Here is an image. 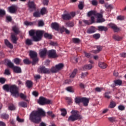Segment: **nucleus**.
<instances>
[{
  "instance_id": "62",
  "label": "nucleus",
  "mask_w": 126,
  "mask_h": 126,
  "mask_svg": "<svg viewBox=\"0 0 126 126\" xmlns=\"http://www.w3.org/2000/svg\"><path fill=\"white\" fill-rule=\"evenodd\" d=\"M103 90V88L96 87L95 88V92H102Z\"/></svg>"
},
{
  "instance_id": "1",
  "label": "nucleus",
  "mask_w": 126,
  "mask_h": 126,
  "mask_svg": "<svg viewBox=\"0 0 126 126\" xmlns=\"http://www.w3.org/2000/svg\"><path fill=\"white\" fill-rule=\"evenodd\" d=\"M41 117H46V112L42 109L33 111L30 115V120L34 124H39L42 122Z\"/></svg>"
},
{
  "instance_id": "35",
  "label": "nucleus",
  "mask_w": 126,
  "mask_h": 126,
  "mask_svg": "<svg viewBox=\"0 0 126 126\" xmlns=\"http://www.w3.org/2000/svg\"><path fill=\"white\" fill-rule=\"evenodd\" d=\"M44 37L46 39H49V40H51L53 38V35H52V34H49L48 33L46 32L44 34Z\"/></svg>"
},
{
  "instance_id": "59",
  "label": "nucleus",
  "mask_w": 126,
  "mask_h": 126,
  "mask_svg": "<svg viewBox=\"0 0 126 126\" xmlns=\"http://www.w3.org/2000/svg\"><path fill=\"white\" fill-rule=\"evenodd\" d=\"M65 100H67L68 104H70L72 103V99L70 97H65Z\"/></svg>"
},
{
  "instance_id": "57",
  "label": "nucleus",
  "mask_w": 126,
  "mask_h": 126,
  "mask_svg": "<svg viewBox=\"0 0 126 126\" xmlns=\"http://www.w3.org/2000/svg\"><path fill=\"white\" fill-rule=\"evenodd\" d=\"M5 81H6V79L3 77L0 78V83L1 84H4L5 83Z\"/></svg>"
},
{
  "instance_id": "58",
  "label": "nucleus",
  "mask_w": 126,
  "mask_h": 126,
  "mask_svg": "<svg viewBox=\"0 0 126 126\" xmlns=\"http://www.w3.org/2000/svg\"><path fill=\"white\" fill-rule=\"evenodd\" d=\"M20 96V98H21L22 99H23L24 100H25V99H26V98H27V96L26 95H25L23 93H20L19 94V96Z\"/></svg>"
},
{
  "instance_id": "51",
  "label": "nucleus",
  "mask_w": 126,
  "mask_h": 126,
  "mask_svg": "<svg viewBox=\"0 0 126 126\" xmlns=\"http://www.w3.org/2000/svg\"><path fill=\"white\" fill-rule=\"evenodd\" d=\"M61 115L62 116H63V117H65L66 114H67V112H66V110H65V109L63 108L61 109Z\"/></svg>"
},
{
  "instance_id": "36",
  "label": "nucleus",
  "mask_w": 126,
  "mask_h": 126,
  "mask_svg": "<svg viewBox=\"0 0 126 126\" xmlns=\"http://www.w3.org/2000/svg\"><path fill=\"white\" fill-rule=\"evenodd\" d=\"M72 41L74 44H79L81 42V40L78 38H73Z\"/></svg>"
},
{
  "instance_id": "27",
  "label": "nucleus",
  "mask_w": 126,
  "mask_h": 126,
  "mask_svg": "<svg viewBox=\"0 0 126 126\" xmlns=\"http://www.w3.org/2000/svg\"><path fill=\"white\" fill-rule=\"evenodd\" d=\"M74 100L76 104H80V103L82 102V97H80L79 96L75 97Z\"/></svg>"
},
{
  "instance_id": "32",
  "label": "nucleus",
  "mask_w": 126,
  "mask_h": 126,
  "mask_svg": "<svg viewBox=\"0 0 126 126\" xmlns=\"http://www.w3.org/2000/svg\"><path fill=\"white\" fill-rule=\"evenodd\" d=\"M96 12L94 10H91L88 12L87 15L88 17H90V16H92V15H94V16H95Z\"/></svg>"
},
{
  "instance_id": "40",
  "label": "nucleus",
  "mask_w": 126,
  "mask_h": 126,
  "mask_svg": "<svg viewBox=\"0 0 126 126\" xmlns=\"http://www.w3.org/2000/svg\"><path fill=\"white\" fill-rule=\"evenodd\" d=\"M15 106L13 105V104H10L8 107V109L9 111H15Z\"/></svg>"
},
{
  "instance_id": "48",
  "label": "nucleus",
  "mask_w": 126,
  "mask_h": 126,
  "mask_svg": "<svg viewBox=\"0 0 126 126\" xmlns=\"http://www.w3.org/2000/svg\"><path fill=\"white\" fill-rule=\"evenodd\" d=\"M23 62H24V63H25V64H30L32 63V62L30 61L29 60V59H24L23 60Z\"/></svg>"
},
{
  "instance_id": "52",
  "label": "nucleus",
  "mask_w": 126,
  "mask_h": 126,
  "mask_svg": "<svg viewBox=\"0 0 126 126\" xmlns=\"http://www.w3.org/2000/svg\"><path fill=\"white\" fill-rule=\"evenodd\" d=\"M105 7H106V9H110V11L112 10L113 8H114V7H113V5L112 4H110V5L105 4Z\"/></svg>"
},
{
  "instance_id": "34",
  "label": "nucleus",
  "mask_w": 126,
  "mask_h": 126,
  "mask_svg": "<svg viewBox=\"0 0 126 126\" xmlns=\"http://www.w3.org/2000/svg\"><path fill=\"white\" fill-rule=\"evenodd\" d=\"M3 89L7 92H9L10 90V86H9L8 84H5L3 86Z\"/></svg>"
},
{
  "instance_id": "61",
  "label": "nucleus",
  "mask_w": 126,
  "mask_h": 126,
  "mask_svg": "<svg viewBox=\"0 0 126 126\" xmlns=\"http://www.w3.org/2000/svg\"><path fill=\"white\" fill-rule=\"evenodd\" d=\"M95 16L97 17V18H103V15L99 13H95Z\"/></svg>"
},
{
  "instance_id": "8",
  "label": "nucleus",
  "mask_w": 126,
  "mask_h": 126,
  "mask_svg": "<svg viewBox=\"0 0 126 126\" xmlns=\"http://www.w3.org/2000/svg\"><path fill=\"white\" fill-rule=\"evenodd\" d=\"M75 16V12H71L62 15V18L63 20H70L72 17Z\"/></svg>"
},
{
  "instance_id": "15",
  "label": "nucleus",
  "mask_w": 126,
  "mask_h": 126,
  "mask_svg": "<svg viewBox=\"0 0 126 126\" xmlns=\"http://www.w3.org/2000/svg\"><path fill=\"white\" fill-rule=\"evenodd\" d=\"M82 103L85 107H87L88 104H89V99L86 97H82Z\"/></svg>"
},
{
  "instance_id": "56",
  "label": "nucleus",
  "mask_w": 126,
  "mask_h": 126,
  "mask_svg": "<svg viewBox=\"0 0 126 126\" xmlns=\"http://www.w3.org/2000/svg\"><path fill=\"white\" fill-rule=\"evenodd\" d=\"M97 23H102L105 22V19L103 18H97L96 21Z\"/></svg>"
},
{
  "instance_id": "19",
  "label": "nucleus",
  "mask_w": 126,
  "mask_h": 126,
  "mask_svg": "<svg viewBox=\"0 0 126 126\" xmlns=\"http://www.w3.org/2000/svg\"><path fill=\"white\" fill-rule=\"evenodd\" d=\"M28 5H29V8H31L32 9H35V8H36V6L35 5V3H34L33 1H29L28 2Z\"/></svg>"
},
{
  "instance_id": "17",
  "label": "nucleus",
  "mask_w": 126,
  "mask_h": 126,
  "mask_svg": "<svg viewBox=\"0 0 126 126\" xmlns=\"http://www.w3.org/2000/svg\"><path fill=\"white\" fill-rule=\"evenodd\" d=\"M4 44L9 49H13V45L7 39L4 40Z\"/></svg>"
},
{
  "instance_id": "47",
  "label": "nucleus",
  "mask_w": 126,
  "mask_h": 126,
  "mask_svg": "<svg viewBox=\"0 0 126 126\" xmlns=\"http://www.w3.org/2000/svg\"><path fill=\"white\" fill-rule=\"evenodd\" d=\"M93 38H94V39H96V40H98V39H100V37H101V35L100 34V33H95L93 35Z\"/></svg>"
},
{
  "instance_id": "11",
  "label": "nucleus",
  "mask_w": 126,
  "mask_h": 126,
  "mask_svg": "<svg viewBox=\"0 0 126 126\" xmlns=\"http://www.w3.org/2000/svg\"><path fill=\"white\" fill-rule=\"evenodd\" d=\"M108 25L111 29H113L114 32H119V31H121L120 28H118L115 24L110 23Z\"/></svg>"
},
{
  "instance_id": "13",
  "label": "nucleus",
  "mask_w": 126,
  "mask_h": 126,
  "mask_svg": "<svg viewBox=\"0 0 126 126\" xmlns=\"http://www.w3.org/2000/svg\"><path fill=\"white\" fill-rule=\"evenodd\" d=\"M97 30H98V29H97L96 27L94 26H91L87 30V33L88 34H93V33H95Z\"/></svg>"
},
{
  "instance_id": "20",
  "label": "nucleus",
  "mask_w": 126,
  "mask_h": 126,
  "mask_svg": "<svg viewBox=\"0 0 126 126\" xmlns=\"http://www.w3.org/2000/svg\"><path fill=\"white\" fill-rule=\"evenodd\" d=\"M26 86L28 87V88H31V87H33V82L31 80H27L26 82Z\"/></svg>"
},
{
  "instance_id": "29",
  "label": "nucleus",
  "mask_w": 126,
  "mask_h": 126,
  "mask_svg": "<svg viewBox=\"0 0 126 126\" xmlns=\"http://www.w3.org/2000/svg\"><path fill=\"white\" fill-rule=\"evenodd\" d=\"M98 66H99V67H101V68L103 69L106 68L107 66V64H106V63L104 62H99L98 63Z\"/></svg>"
},
{
  "instance_id": "39",
  "label": "nucleus",
  "mask_w": 126,
  "mask_h": 126,
  "mask_svg": "<svg viewBox=\"0 0 126 126\" xmlns=\"http://www.w3.org/2000/svg\"><path fill=\"white\" fill-rule=\"evenodd\" d=\"M19 105L23 108H27V103L24 101L19 102Z\"/></svg>"
},
{
  "instance_id": "60",
  "label": "nucleus",
  "mask_w": 126,
  "mask_h": 126,
  "mask_svg": "<svg viewBox=\"0 0 126 126\" xmlns=\"http://www.w3.org/2000/svg\"><path fill=\"white\" fill-rule=\"evenodd\" d=\"M66 90H67L68 92H71L72 93H73L74 92L73 91V90L72 89V87H68L66 88Z\"/></svg>"
},
{
  "instance_id": "53",
  "label": "nucleus",
  "mask_w": 126,
  "mask_h": 126,
  "mask_svg": "<svg viewBox=\"0 0 126 126\" xmlns=\"http://www.w3.org/2000/svg\"><path fill=\"white\" fill-rule=\"evenodd\" d=\"M118 110L119 111H125L126 110V107H125V105H120L118 106Z\"/></svg>"
},
{
  "instance_id": "63",
  "label": "nucleus",
  "mask_w": 126,
  "mask_h": 126,
  "mask_svg": "<svg viewBox=\"0 0 126 126\" xmlns=\"http://www.w3.org/2000/svg\"><path fill=\"white\" fill-rule=\"evenodd\" d=\"M92 4L94 6H96V5H98V1H96V0H92Z\"/></svg>"
},
{
  "instance_id": "5",
  "label": "nucleus",
  "mask_w": 126,
  "mask_h": 126,
  "mask_svg": "<svg viewBox=\"0 0 126 126\" xmlns=\"http://www.w3.org/2000/svg\"><path fill=\"white\" fill-rule=\"evenodd\" d=\"M19 88L16 85L10 86V92L13 97L18 98L19 97Z\"/></svg>"
},
{
  "instance_id": "31",
  "label": "nucleus",
  "mask_w": 126,
  "mask_h": 126,
  "mask_svg": "<svg viewBox=\"0 0 126 126\" xmlns=\"http://www.w3.org/2000/svg\"><path fill=\"white\" fill-rule=\"evenodd\" d=\"M66 27L72 28L74 26V23L73 22L69 21L65 23Z\"/></svg>"
},
{
  "instance_id": "43",
  "label": "nucleus",
  "mask_w": 126,
  "mask_h": 126,
  "mask_svg": "<svg viewBox=\"0 0 126 126\" xmlns=\"http://www.w3.org/2000/svg\"><path fill=\"white\" fill-rule=\"evenodd\" d=\"M26 44L28 45V46H31V45H33V43L32 42V40H31V39L28 38L26 40Z\"/></svg>"
},
{
  "instance_id": "14",
  "label": "nucleus",
  "mask_w": 126,
  "mask_h": 126,
  "mask_svg": "<svg viewBox=\"0 0 126 126\" xmlns=\"http://www.w3.org/2000/svg\"><path fill=\"white\" fill-rule=\"evenodd\" d=\"M51 28L55 29L56 31H59L60 30V26L57 23H52L51 24Z\"/></svg>"
},
{
  "instance_id": "12",
  "label": "nucleus",
  "mask_w": 126,
  "mask_h": 126,
  "mask_svg": "<svg viewBox=\"0 0 126 126\" xmlns=\"http://www.w3.org/2000/svg\"><path fill=\"white\" fill-rule=\"evenodd\" d=\"M47 52L48 50L46 48L40 49L39 54L40 58H44V57H46V56H47Z\"/></svg>"
},
{
  "instance_id": "50",
  "label": "nucleus",
  "mask_w": 126,
  "mask_h": 126,
  "mask_svg": "<svg viewBox=\"0 0 126 126\" xmlns=\"http://www.w3.org/2000/svg\"><path fill=\"white\" fill-rule=\"evenodd\" d=\"M113 38L114 40H116V41H121V40H122V37L119 35H113Z\"/></svg>"
},
{
  "instance_id": "49",
  "label": "nucleus",
  "mask_w": 126,
  "mask_h": 126,
  "mask_svg": "<svg viewBox=\"0 0 126 126\" xmlns=\"http://www.w3.org/2000/svg\"><path fill=\"white\" fill-rule=\"evenodd\" d=\"M58 70L57 69V67H53L50 69V73L52 72L53 73H56V72H58Z\"/></svg>"
},
{
  "instance_id": "45",
  "label": "nucleus",
  "mask_w": 126,
  "mask_h": 126,
  "mask_svg": "<svg viewBox=\"0 0 126 126\" xmlns=\"http://www.w3.org/2000/svg\"><path fill=\"white\" fill-rule=\"evenodd\" d=\"M14 63L16 64H20V63H21V60L19 58H15L14 60Z\"/></svg>"
},
{
  "instance_id": "26",
  "label": "nucleus",
  "mask_w": 126,
  "mask_h": 126,
  "mask_svg": "<svg viewBox=\"0 0 126 126\" xmlns=\"http://www.w3.org/2000/svg\"><path fill=\"white\" fill-rule=\"evenodd\" d=\"M96 50L93 51V52L94 54H98L99 52H101V51H102V49H103V47H102V46H96Z\"/></svg>"
},
{
  "instance_id": "4",
  "label": "nucleus",
  "mask_w": 126,
  "mask_h": 126,
  "mask_svg": "<svg viewBox=\"0 0 126 126\" xmlns=\"http://www.w3.org/2000/svg\"><path fill=\"white\" fill-rule=\"evenodd\" d=\"M29 56L31 60H32V65H35L39 63V58H38V54L36 51L31 50L29 52Z\"/></svg>"
},
{
  "instance_id": "2",
  "label": "nucleus",
  "mask_w": 126,
  "mask_h": 126,
  "mask_svg": "<svg viewBox=\"0 0 126 126\" xmlns=\"http://www.w3.org/2000/svg\"><path fill=\"white\" fill-rule=\"evenodd\" d=\"M44 32L43 31H37L35 32V30H31L29 31V35L32 37L33 42H39L42 40Z\"/></svg>"
},
{
  "instance_id": "21",
  "label": "nucleus",
  "mask_w": 126,
  "mask_h": 126,
  "mask_svg": "<svg viewBox=\"0 0 126 126\" xmlns=\"http://www.w3.org/2000/svg\"><path fill=\"white\" fill-rule=\"evenodd\" d=\"M11 41L12 42L13 44H17L18 38L16 37L15 35L11 34Z\"/></svg>"
},
{
  "instance_id": "33",
  "label": "nucleus",
  "mask_w": 126,
  "mask_h": 126,
  "mask_svg": "<svg viewBox=\"0 0 126 126\" xmlns=\"http://www.w3.org/2000/svg\"><path fill=\"white\" fill-rule=\"evenodd\" d=\"M36 23L35 22H28L27 21H25L24 22L25 25H26L27 26H33Z\"/></svg>"
},
{
  "instance_id": "37",
  "label": "nucleus",
  "mask_w": 126,
  "mask_h": 126,
  "mask_svg": "<svg viewBox=\"0 0 126 126\" xmlns=\"http://www.w3.org/2000/svg\"><path fill=\"white\" fill-rule=\"evenodd\" d=\"M114 82L116 85V86H117V85H119V86H121V85L123 84V81L120 79L115 80L114 81Z\"/></svg>"
},
{
  "instance_id": "6",
  "label": "nucleus",
  "mask_w": 126,
  "mask_h": 126,
  "mask_svg": "<svg viewBox=\"0 0 126 126\" xmlns=\"http://www.w3.org/2000/svg\"><path fill=\"white\" fill-rule=\"evenodd\" d=\"M38 104L39 105H50L53 104V101L50 100L46 97L43 96H40L39 98V100L37 101Z\"/></svg>"
},
{
  "instance_id": "10",
  "label": "nucleus",
  "mask_w": 126,
  "mask_h": 126,
  "mask_svg": "<svg viewBox=\"0 0 126 126\" xmlns=\"http://www.w3.org/2000/svg\"><path fill=\"white\" fill-rule=\"evenodd\" d=\"M8 10L10 13H16L17 11V6H16L15 5H12L8 7Z\"/></svg>"
},
{
  "instance_id": "24",
  "label": "nucleus",
  "mask_w": 126,
  "mask_h": 126,
  "mask_svg": "<svg viewBox=\"0 0 126 126\" xmlns=\"http://www.w3.org/2000/svg\"><path fill=\"white\" fill-rule=\"evenodd\" d=\"M12 31L14 33H16V35L20 33V31H19V28L16 26H14L12 27Z\"/></svg>"
},
{
  "instance_id": "28",
  "label": "nucleus",
  "mask_w": 126,
  "mask_h": 126,
  "mask_svg": "<svg viewBox=\"0 0 126 126\" xmlns=\"http://www.w3.org/2000/svg\"><path fill=\"white\" fill-rule=\"evenodd\" d=\"M1 119L3 120H8L9 119V115L6 113H3L0 115Z\"/></svg>"
},
{
  "instance_id": "46",
  "label": "nucleus",
  "mask_w": 126,
  "mask_h": 126,
  "mask_svg": "<svg viewBox=\"0 0 126 126\" xmlns=\"http://www.w3.org/2000/svg\"><path fill=\"white\" fill-rule=\"evenodd\" d=\"M110 94H111V92H106L104 94V97L106 98V99H111V95Z\"/></svg>"
},
{
  "instance_id": "64",
  "label": "nucleus",
  "mask_w": 126,
  "mask_h": 126,
  "mask_svg": "<svg viewBox=\"0 0 126 126\" xmlns=\"http://www.w3.org/2000/svg\"><path fill=\"white\" fill-rule=\"evenodd\" d=\"M17 121L19 123H23L24 122V119H21L20 118H19V116L17 117Z\"/></svg>"
},
{
  "instance_id": "16",
  "label": "nucleus",
  "mask_w": 126,
  "mask_h": 126,
  "mask_svg": "<svg viewBox=\"0 0 126 126\" xmlns=\"http://www.w3.org/2000/svg\"><path fill=\"white\" fill-rule=\"evenodd\" d=\"M5 63H7V66L10 67V68H13L14 67V64L13 63L10 62V60L9 59H5Z\"/></svg>"
},
{
  "instance_id": "38",
  "label": "nucleus",
  "mask_w": 126,
  "mask_h": 126,
  "mask_svg": "<svg viewBox=\"0 0 126 126\" xmlns=\"http://www.w3.org/2000/svg\"><path fill=\"white\" fill-rule=\"evenodd\" d=\"M77 71V69H74L73 72H72L71 75L70 76V78H74V77H75V75H76Z\"/></svg>"
},
{
  "instance_id": "42",
  "label": "nucleus",
  "mask_w": 126,
  "mask_h": 126,
  "mask_svg": "<svg viewBox=\"0 0 126 126\" xmlns=\"http://www.w3.org/2000/svg\"><path fill=\"white\" fill-rule=\"evenodd\" d=\"M33 16L34 17H41V13H40V12L39 11H35L33 14Z\"/></svg>"
},
{
  "instance_id": "18",
  "label": "nucleus",
  "mask_w": 126,
  "mask_h": 126,
  "mask_svg": "<svg viewBox=\"0 0 126 126\" xmlns=\"http://www.w3.org/2000/svg\"><path fill=\"white\" fill-rule=\"evenodd\" d=\"M4 44L9 49H13V45L7 39L4 40Z\"/></svg>"
},
{
  "instance_id": "9",
  "label": "nucleus",
  "mask_w": 126,
  "mask_h": 126,
  "mask_svg": "<svg viewBox=\"0 0 126 126\" xmlns=\"http://www.w3.org/2000/svg\"><path fill=\"white\" fill-rule=\"evenodd\" d=\"M48 56L49 59H56V58H58L57 51L55 50H49L48 53Z\"/></svg>"
},
{
  "instance_id": "23",
  "label": "nucleus",
  "mask_w": 126,
  "mask_h": 126,
  "mask_svg": "<svg viewBox=\"0 0 126 126\" xmlns=\"http://www.w3.org/2000/svg\"><path fill=\"white\" fill-rule=\"evenodd\" d=\"M55 66L58 71H59V70H61V69H63V68L64 65L63 63H60L56 65Z\"/></svg>"
},
{
  "instance_id": "54",
  "label": "nucleus",
  "mask_w": 126,
  "mask_h": 126,
  "mask_svg": "<svg viewBox=\"0 0 126 126\" xmlns=\"http://www.w3.org/2000/svg\"><path fill=\"white\" fill-rule=\"evenodd\" d=\"M38 25L39 27H43L45 25V23H44V21L42 20L38 21Z\"/></svg>"
},
{
  "instance_id": "25",
  "label": "nucleus",
  "mask_w": 126,
  "mask_h": 126,
  "mask_svg": "<svg viewBox=\"0 0 126 126\" xmlns=\"http://www.w3.org/2000/svg\"><path fill=\"white\" fill-rule=\"evenodd\" d=\"M98 31H105V32H106V31H108V28L107 27L104 26H98L97 27Z\"/></svg>"
},
{
  "instance_id": "3",
  "label": "nucleus",
  "mask_w": 126,
  "mask_h": 126,
  "mask_svg": "<svg viewBox=\"0 0 126 126\" xmlns=\"http://www.w3.org/2000/svg\"><path fill=\"white\" fill-rule=\"evenodd\" d=\"M71 115L68 118V122H75V121L82 119V116L79 114V112L77 110H72Z\"/></svg>"
},
{
  "instance_id": "22",
  "label": "nucleus",
  "mask_w": 126,
  "mask_h": 126,
  "mask_svg": "<svg viewBox=\"0 0 126 126\" xmlns=\"http://www.w3.org/2000/svg\"><path fill=\"white\" fill-rule=\"evenodd\" d=\"M13 70L15 73H21V68L18 66H14Z\"/></svg>"
},
{
  "instance_id": "41",
  "label": "nucleus",
  "mask_w": 126,
  "mask_h": 126,
  "mask_svg": "<svg viewBox=\"0 0 126 126\" xmlns=\"http://www.w3.org/2000/svg\"><path fill=\"white\" fill-rule=\"evenodd\" d=\"M93 67V65L92 64H86L84 66V68H85V69H91Z\"/></svg>"
},
{
  "instance_id": "30",
  "label": "nucleus",
  "mask_w": 126,
  "mask_h": 126,
  "mask_svg": "<svg viewBox=\"0 0 126 126\" xmlns=\"http://www.w3.org/2000/svg\"><path fill=\"white\" fill-rule=\"evenodd\" d=\"M116 106H117L116 102L112 100L110 102L109 105L108 106V108H109L110 109H114V108H115Z\"/></svg>"
},
{
  "instance_id": "55",
  "label": "nucleus",
  "mask_w": 126,
  "mask_h": 126,
  "mask_svg": "<svg viewBox=\"0 0 126 126\" xmlns=\"http://www.w3.org/2000/svg\"><path fill=\"white\" fill-rule=\"evenodd\" d=\"M47 114L48 115V116H50L52 118H55L56 117L55 114H53V111H48L47 112Z\"/></svg>"
},
{
  "instance_id": "44",
  "label": "nucleus",
  "mask_w": 126,
  "mask_h": 126,
  "mask_svg": "<svg viewBox=\"0 0 126 126\" xmlns=\"http://www.w3.org/2000/svg\"><path fill=\"white\" fill-rule=\"evenodd\" d=\"M40 13L42 14V15L46 14L47 13V8L45 7H43L40 10Z\"/></svg>"
},
{
  "instance_id": "7",
  "label": "nucleus",
  "mask_w": 126,
  "mask_h": 126,
  "mask_svg": "<svg viewBox=\"0 0 126 126\" xmlns=\"http://www.w3.org/2000/svg\"><path fill=\"white\" fill-rule=\"evenodd\" d=\"M38 73L43 74H50L51 73V69L46 68L45 66H40L37 69Z\"/></svg>"
}]
</instances>
